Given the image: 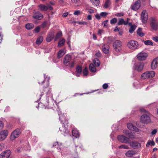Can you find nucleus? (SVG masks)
Wrapping results in <instances>:
<instances>
[{
  "instance_id": "f257e3e1",
  "label": "nucleus",
  "mask_w": 158,
  "mask_h": 158,
  "mask_svg": "<svg viewBox=\"0 0 158 158\" xmlns=\"http://www.w3.org/2000/svg\"><path fill=\"white\" fill-rule=\"evenodd\" d=\"M141 111L146 112V113L143 114L141 117L140 121L144 123H149L151 122V119L149 116V114L148 112L146 113V110L144 109H141Z\"/></svg>"
},
{
  "instance_id": "f03ea898",
  "label": "nucleus",
  "mask_w": 158,
  "mask_h": 158,
  "mask_svg": "<svg viewBox=\"0 0 158 158\" xmlns=\"http://www.w3.org/2000/svg\"><path fill=\"white\" fill-rule=\"evenodd\" d=\"M72 56L69 55H67L65 56L63 62L66 66H68L70 67H73L74 65V61L72 60Z\"/></svg>"
},
{
  "instance_id": "7ed1b4c3",
  "label": "nucleus",
  "mask_w": 158,
  "mask_h": 158,
  "mask_svg": "<svg viewBox=\"0 0 158 158\" xmlns=\"http://www.w3.org/2000/svg\"><path fill=\"white\" fill-rule=\"evenodd\" d=\"M155 75V73L154 71H147L141 74V78L142 79L151 78L154 77Z\"/></svg>"
},
{
  "instance_id": "20e7f679",
  "label": "nucleus",
  "mask_w": 158,
  "mask_h": 158,
  "mask_svg": "<svg viewBox=\"0 0 158 158\" xmlns=\"http://www.w3.org/2000/svg\"><path fill=\"white\" fill-rule=\"evenodd\" d=\"M127 45L130 49L133 50L138 49L139 47L138 43L134 40L129 41L127 43Z\"/></svg>"
},
{
  "instance_id": "39448f33",
  "label": "nucleus",
  "mask_w": 158,
  "mask_h": 158,
  "mask_svg": "<svg viewBox=\"0 0 158 158\" xmlns=\"http://www.w3.org/2000/svg\"><path fill=\"white\" fill-rule=\"evenodd\" d=\"M21 133L20 129L18 128L15 130L11 135L10 139L14 140L16 138L18 137Z\"/></svg>"
},
{
  "instance_id": "423d86ee",
  "label": "nucleus",
  "mask_w": 158,
  "mask_h": 158,
  "mask_svg": "<svg viewBox=\"0 0 158 158\" xmlns=\"http://www.w3.org/2000/svg\"><path fill=\"white\" fill-rule=\"evenodd\" d=\"M121 46V42L119 40H116L113 43V47L115 50L117 52H119L120 51Z\"/></svg>"
},
{
  "instance_id": "0eeeda50",
  "label": "nucleus",
  "mask_w": 158,
  "mask_h": 158,
  "mask_svg": "<svg viewBox=\"0 0 158 158\" xmlns=\"http://www.w3.org/2000/svg\"><path fill=\"white\" fill-rule=\"evenodd\" d=\"M8 131L7 130H4L0 132V141L5 140L8 135Z\"/></svg>"
},
{
  "instance_id": "6e6552de",
  "label": "nucleus",
  "mask_w": 158,
  "mask_h": 158,
  "mask_svg": "<svg viewBox=\"0 0 158 158\" xmlns=\"http://www.w3.org/2000/svg\"><path fill=\"white\" fill-rule=\"evenodd\" d=\"M150 25L153 29L156 30L157 29L158 26V23L155 18L152 17V18Z\"/></svg>"
},
{
  "instance_id": "1a4fd4ad",
  "label": "nucleus",
  "mask_w": 158,
  "mask_h": 158,
  "mask_svg": "<svg viewBox=\"0 0 158 158\" xmlns=\"http://www.w3.org/2000/svg\"><path fill=\"white\" fill-rule=\"evenodd\" d=\"M148 56V54L147 53L142 52L137 55V57L139 60H144L146 59Z\"/></svg>"
},
{
  "instance_id": "9d476101",
  "label": "nucleus",
  "mask_w": 158,
  "mask_h": 158,
  "mask_svg": "<svg viewBox=\"0 0 158 158\" xmlns=\"http://www.w3.org/2000/svg\"><path fill=\"white\" fill-rule=\"evenodd\" d=\"M118 139L119 141L123 143H129L130 142L129 138L122 135H118Z\"/></svg>"
},
{
  "instance_id": "9b49d317",
  "label": "nucleus",
  "mask_w": 158,
  "mask_h": 158,
  "mask_svg": "<svg viewBox=\"0 0 158 158\" xmlns=\"http://www.w3.org/2000/svg\"><path fill=\"white\" fill-rule=\"evenodd\" d=\"M144 64L143 62H139L135 65V69L138 72H141L143 69Z\"/></svg>"
},
{
  "instance_id": "f8f14e48",
  "label": "nucleus",
  "mask_w": 158,
  "mask_h": 158,
  "mask_svg": "<svg viewBox=\"0 0 158 158\" xmlns=\"http://www.w3.org/2000/svg\"><path fill=\"white\" fill-rule=\"evenodd\" d=\"M141 18L143 23H146L147 22L148 19V14L145 10H143L142 12Z\"/></svg>"
},
{
  "instance_id": "ddd939ff",
  "label": "nucleus",
  "mask_w": 158,
  "mask_h": 158,
  "mask_svg": "<svg viewBox=\"0 0 158 158\" xmlns=\"http://www.w3.org/2000/svg\"><path fill=\"white\" fill-rule=\"evenodd\" d=\"M11 154V152L9 150L2 152L0 155V158H8Z\"/></svg>"
},
{
  "instance_id": "4468645a",
  "label": "nucleus",
  "mask_w": 158,
  "mask_h": 158,
  "mask_svg": "<svg viewBox=\"0 0 158 158\" xmlns=\"http://www.w3.org/2000/svg\"><path fill=\"white\" fill-rule=\"evenodd\" d=\"M140 6V2L139 0L136 1L134 4L131 6V9L134 10H138Z\"/></svg>"
},
{
  "instance_id": "2eb2a0df",
  "label": "nucleus",
  "mask_w": 158,
  "mask_h": 158,
  "mask_svg": "<svg viewBox=\"0 0 158 158\" xmlns=\"http://www.w3.org/2000/svg\"><path fill=\"white\" fill-rule=\"evenodd\" d=\"M130 145L134 148H139L141 147V144L138 142L133 141L130 143Z\"/></svg>"
},
{
  "instance_id": "dca6fc26",
  "label": "nucleus",
  "mask_w": 158,
  "mask_h": 158,
  "mask_svg": "<svg viewBox=\"0 0 158 158\" xmlns=\"http://www.w3.org/2000/svg\"><path fill=\"white\" fill-rule=\"evenodd\" d=\"M127 126L128 128L131 130L136 132H138L139 131V129L131 123H128L127 124Z\"/></svg>"
},
{
  "instance_id": "f3484780",
  "label": "nucleus",
  "mask_w": 158,
  "mask_h": 158,
  "mask_svg": "<svg viewBox=\"0 0 158 158\" xmlns=\"http://www.w3.org/2000/svg\"><path fill=\"white\" fill-rule=\"evenodd\" d=\"M59 129L60 131L65 136L69 133V131L67 129V127H66L63 125L62 127L60 128Z\"/></svg>"
},
{
  "instance_id": "a211bd4d",
  "label": "nucleus",
  "mask_w": 158,
  "mask_h": 158,
  "mask_svg": "<svg viewBox=\"0 0 158 158\" xmlns=\"http://www.w3.org/2000/svg\"><path fill=\"white\" fill-rule=\"evenodd\" d=\"M109 47L107 44H104L102 47V50L105 54H107L109 52Z\"/></svg>"
},
{
  "instance_id": "6ab92c4d",
  "label": "nucleus",
  "mask_w": 158,
  "mask_h": 158,
  "mask_svg": "<svg viewBox=\"0 0 158 158\" xmlns=\"http://www.w3.org/2000/svg\"><path fill=\"white\" fill-rule=\"evenodd\" d=\"M158 63V58L154 59L152 61L151 64V68L152 69H156Z\"/></svg>"
},
{
  "instance_id": "aec40b11",
  "label": "nucleus",
  "mask_w": 158,
  "mask_h": 158,
  "mask_svg": "<svg viewBox=\"0 0 158 158\" xmlns=\"http://www.w3.org/2000/svg\"><path fill=\"white\" fill-rule=\"evenodd\" d=\"M32 16L33 18L39 20H40L43 18V15L39 12L34 13Z\"/></svg>"
},
{
  "instance_id": "412c9836",
  "label": "nucleus",
  "mask_w": 158,
  "mask_h": 158,
  "mask_svg": "<svg viewBox=\"0 0 158 158\" xmlns=\"http://www.w3.org/2000/svg\"><path fill=\"white\" fill-rule=\"evenodd\" d=\"M66 53V50L62 49L60 50L58 53L57 57L60 58L61 57Z\"/></svg>"
},
{
  "instance_id": "4be33fe9",
  "label": "nucleus",
  "mask_w": 158,
  "mask_h": 158,
  "mask_svg": "<svg viewBox=\"0 0 158 158\" xmlns=\"http://www.w3.org/2000/svg\"><path fill=\"white\" fill-rule=\"evenodd\" d=\"M54 35L52 33H50L48 35L46 41L48 42H50L54 37Z\"/></svg>"
},
{
  "instance_id": "5701e85b",
  "label": "nucleus",
  "mask_w": 158,
  "mask_h": 158,
  "mask_svg": "<svg viewBox=\"0 0 158 158\" xmlns=\"http://www.w3.org/2000/svg\"><path fill=\"white\" fill-rule=\"evenodd\" d=\"M135 154V151L133 150H129L125 153V155L128 157L132 156Z\"/></svg>"
},
{
  "instance_id": "b1692460",
  "label": "nucleus",
  "mask_w": 158,
  "mask_h": 158,
  "mask_svg": "<svg viewBox=\"0 0 158 158\" xmlns=\"http://www.w3.org/2000/svg\"><path fill=\"white\" fill-rule=\"evenodd\" d=\"M72 135L76 138L78 137L80 135L78 131L75 129L73 130Z\"/></svg>"
},
{
  "instance_id": "393cba45",
  "label": "nucleus",
  "mask_w": 158,
  "mask_h": 158,
  "mask_svg": "<svg viewBox=\"0 0 158 158\" xmlns=\"http://www.w3.org/2000/svg\"><path fill=\"white\" fill-rule=\"evenodd\" d=\"M38 7L41 11H46L48 10L47 6H45L43 4H40L38 6Z\"/></svg>"
},
{
  "instance_id": "a878e982",
  "label": "nucleus",
  "mask_w": 158,
  "mask_h": 158,
  "mask_svg": "<svg viewBox=\"0 0 158 158\" xmlns=\"http://www.w3.org/2000/svg\"><path fill=\"white\" fill-rule=\"evenodd\" d=\"M137 34L140 37L144 36L145 34L142 31V29L141 28H139L137 31Z\"/></svg>"
},
{
  "instance_id": "bb28decb",
  "label": "nucleus",
  "mask_w": 158,
  "mask_h": 158,
  "mask_svg": "<svg viewBox=\"0 0 158 158\" xmlns=\"http://www.w3.org/2000/svg\"><path fill=\"white\" fill-rule=\"evenodd\" d=\"M127 22H125L124 19L122 18H119L118 19V21L117 23V24L118 25H121L122 24H123L124 25H127Z\"/></svg>"
},
{
  "instance_id": "cd10ccee",
  "label": "nucleus",
  "mask_w": 158,
  "mask_h": 158,
  "mask_svg": "<svg viewBox=\"0 0 158 158\" xmlns=\"http://www.w3.org/2000/svg\"><path fill=\"white\" fill-rule=\"evenodd\" d=\"M110 0H106L103 5V7L104 8H108L110 5Z\"/></svg>"
},
{
  "instance_id": "c85d7f7f",
  "label": "nucleus",
  "mask_w": 158,
  "mask_h": 158,
  "mask_svg": "<svg viewBox=\"0 0 158 158\" xmlns=\"http://www.w3.org/2000/svg\"><path fill=\"white\" fill-rule=\"evenodd\" d=\"M89 69L90 71L93 72H95L96 71L95 67L93 64H90Z\"/></svg>"
},
{
  "instance_id": "c756f323",
  "label": "nucleus",
  "mask_w": 158,
  "mask_h": 158,
  "mask_svg": "<svg viewBox=\"0 0 158 158\" xmlns=\"http://www.w3.org/2000/svg\"><path fill=\"white\" fill-rule=\"evenodd\" d=\"M93 63L96 67L99 66L100 64V61L97 58L95 59L94 60Z\"/></svg>"
},
{
  "instance_id": "7c9ffc66",
  "label": "nucleus",
  "mask_w": 158,
  "mask_h": 158,
  "mask_svg": "<svg viewBox=\"0 0 158 158\" xmlns=\"http://www.w3.org/2000/svg\"><path fill=\"white\" fill-rule=\"evenodd\" d=\"M34 24L31 23L27 24L25 25L26 28L28 30H30L33 29V28L34 27Z\"/></svg>"
},
{
  "instance_id": "2f4dec72",
  "label": "nucleus",
  "mask_w": 158,
  "mask_h": 158,
  "mask_svg": "<svg viewBox=\"0 0 158 158\" xmlns=\"http://www.w3.org/2000/svg\"><path fill=\"white\" fill-rule=\"evenodd\" d=\"M43 40V38L42 36H40L37 38L36 43L38 45H39L41 44Z\"/></svg>"
},
{
  "instance_id": "473e14b6",
  "label": "nucleus",
  "mask_w": 158,
  "mask_h": 158,
  "mask_svg": "<svg viewBox=\"0 0 158 158\" xmlns=\"http://www.w3.org/2000/svg\"><path fill=\"white\" fill-rule=\"evenodd\" d=\"M90 1L93 5L94 6H97L99 5V0H90Z\"/></svg>"
},
{
  "instance_id": "72a5a7b5",
  "label": "nucleus",
  "mask_w": 158,
  "mask_h": 158,
  "mask_svg": "<svg viewBox=\"0 0 158 158\" xmlns=\"http://www.w3.org/2000/svg\"><path fill=\"white\" fill-rule=\"evenodd\" d=\"M137 27V26L135 24L131 26L130 28L129 29V32L130 33H132L133 31H135Z\"/></svg>"
},
{
  "instance_id": "f704fd0d",
  "label": "nucleus",
  "mask_w": 158,
  "mask_h": 158,
  "mask_svg": "<svg viewBox=\"0 0 158 158\" xmlns=\"http://www.w3.org/2000/svg\"><path fill=\"white\" fill-rule=\"evenodd\" d=\"M155 144V142L153 140H149L146 145V147H148L150 145L154 146Z\"/></svg>"
},
{
  "instance_id": "c9c22d12",
  "label": "nucleus",
  "mask_w": 158,
  "mask_h": 158,
  "mask_svg": "<svg viewBox=\"0 0 158 158\" xmlns=\"http://www.w3.org/2000/svg\"><path fill=\"white\" fill-rule=\"evenodd\" d=\"M65 42V40L64 39H63L61 40L58 42V47H60L63 46Z\"/></svg>"
},
{
  "instance_id": "e433bc0d",
  "label": "nucleus",
  "mask_w": 158,
  "mask_h": 158,
  "mask_svg": "<svg viewBox=\"0 0 158 158\" xmlns=\"http://www.w3.org/2000/svg\"><path fill=\"white\" fill-rule=\"evenodd\" d=\"M144 43L145 45H153V44L152 41L150 40H147L144 41Z\"/></svg>"
},
{
  "instance_id": "4c0bfd02",
  "label": "nucleus",
  "mask_w": 158,
  "mask_h": 158,
  "mask_svg": "<svg viewBox=\"0 0 158 158\" xmlns=\"http://www.w3.org/2000/svg\"><path fill=\"white\" fill-rule=\"evenodd\" d=\"M119 148H124L126 149H128L129 148V146L125 144L121 145L118 146Z\"/></svg>"
},
{
  "instance_id": "58836bf2",
  "label": "nucleus",
  "mask_w": 158,
  "mask_h": 158,
  "mask_svg": "<svg viewBox=\"0 0 158 158\" xmlns=\"http://www.w3.org/2000/svg\"><path fill=\"white\" fill-rule=\"evenodd\" d=\"M62 35V33L61 32H58L56 35V37L55 38V40H56L59 37L61 36Z\"/></svg>"
},
{
  "instance_id": "ea45409f",
  "label": "nucleus",
  "mask_w": 158,
  "mask_h": 158,
  "mask_svg": "<svg viewBox=\"0 0 158 158\" xmlns=\"http://www.w3.org/2000/svg\"><path fill=\"white\" fill-rule=\"evenodd\" d=\"M64 148L63 146L60 145V146L57 147V149L59 150V151L61 153H62L63 152L64 150Z\"/></svg>"
},
{
  "instance_id": "a19ab883",
  "label": "nucleus",
  "mask_w": 158,
  "mask_h": 158,
  "mask_svg": "<svg viewBox=\"0 0 158 158\" xmlns=\"http://www.w3.org/2000/svg\"><path fill=\"white\" fill-rule=\"evenodd\" d=\"M88 74V69L87 67H85L83 71V74L84 76H87Z\"/></svg>"
},
{
  "instance_id": "79ce46f5",
  "label": "nucleus",
  "mask_w": 158,
  "mask_h": 158,
  "mask_svg": "<svg viewBox=\"0 0 158 158\" xmlns=\"http://www.w3.org/2000/svg\"><path fill=\"white\" fill-rule=\"evenodd\" d=\"M117 19L116 18L112 19L110 21V23L111 24H114L117 23Z\"/></svg>"
},
{
  "instance_id": "37998d69",
  "label": "nucleus",
  "mask_w": 158,
  "mask_h": 158,
  "mask_svg": "<svg viewBox=\"0 0 158 158\" xmlns=\"http://www.w3.org/2000/svg\"><path fill=\"white\" fill-rule=\"evenodd\" d=\"M108 13L106 12H102L100 14L101 17H106L108 15Z\"/></svg>"
},
{
  "instance_id": "c03bdc74",
  "label": "nucleus",
  "mask_w": 158,
  "mask_h": 158,
  "mask_svg": "<svg viewBox=\"0 0 158 158\" xmlns=\"http://www.w3.org/2000/svg\"><path fill=\"white\" fill-rule=\"evenodd\" d=\"M81 71H82L81 67L80 66H78L76 69V72H78V73H81Z\"/></svg>"
},
{
  "instance_id": "a18cd8bd",
  "label": "nucleus",
  "mask_w": 158,
  "mask_h": 158,
  "mask_svg": "<svg viewBox=\"0 0 158 158\" xmlns=\"http://www.w3.org/2000/svg\"><path fill=\"white\" fill-rule=\"evenodd\" d=\"M123 132L126 135L130 136L131 135V133L127 131L124 130L123 131ZM130 138H131L132 137L130 136Z\"/></svg>"
},
{
  "instance_id": "49530a36",
  "label": "nucleus",
  "mask_w": 158,
  "mask_h": 158,
  "mask_svg": "<svg viewBox=\"0 0 158 158\" xmlns=\"http://www.w3.org/2000/svg\"><path fill=\"white\" fill-rule=\"evenodd\" d=\"M124 15V14L123 13L120 12L116 13L115 15L117 17H121L123 16Z\"/></svg>"
},
{
  "instance_id": "de8ad7c7",
  "label": "nucleus",
  "mask_w": 158,
  "mask_h": 158,
  "mask_svg": "<svg viewBox=\"0 0 158 158\" xmlns=\"http://www.w3.org/2000/svg\"><path fill=\"white\" fill-rule=\"evenodd\" d=\"M108 21V20H107L103 22L102 24L103 25L104 27H105L107 25V23Z\"/></svg>"
},
{
  "instance_id": "09e8293b",
  "label": "nucleus",
  "mask_w": 158,
  "mask_h": 158,
  "mask_svg": "<svg viewBox=\"0 0 158 158\" xmlns=\"http://www.w3.org/2000/svg\"><path fill=\"white\" fill-rule=\"evenodd\" d=\"M40 27H36L34 31L35 32L37 33L40 31Z\"/></svg>"
},
{
  "instance_id": "8fccbe9b",
  "label": "nucleus",
  "mask_w": 158,
  "mask_h": 158,
  "mask_svg": "<svg viewBox=\"0 0 158 158\" xmlns=\"http://www.w3.org/2000/svg\"><path fill=\"white\" fill-rule=\"evenodd\" d=\"M95 16L96 18L98 19H101V16L100 14H98L95 15Z\"/></svg>"
},
{
  "instance_id": "3c124183",
  "label": "nucleus",
  "mask_w": 158,
  "mask_h": 158,
  "mask_svg": "<svg viewBox=\"0 0 158 158\" xmlns=\"http://www.w3.org/2000/svg\"><path fill=\"white\" fill-rule=\"evenodd\" d=\"M77 23H78L79 24H83V25H87V23L84 22V21H82V22H77Z\"/></svg>"
},
{
  "instance_id": "603ef678",
  "label": "nucleus",
  "mask_w": 158,
  "mask_h": 158,
  "mask_svg": "<svg viewBox=\"0 0 158 158\" xmlns=\"http://www.w3.org/2000/svg\"><path fill=\"white\" fill-rule=\"evenodd\" d=\"M4 144L3 143L0 144V151L2 150L4 148Z\"/></svg>"
},
{
  "instance_id": "864d4df0",
  "label": "nucleus",
  "mask_w": 158,
  "mask_h": 158,
  "mask_svg": "<svg viewBox=\"0 0 158 158\" xmlns=\"http://www.w3.org/2000/svg\"><path fill=\"white\" fill-rule=\"evenodd\" d=\"M80 13V11L79 10H76L74 13V14L75 15H78Z\"/></svg>"
},
{
  "instance_id": "5fc2aeb1",
  "label": "nucleus",
  "mask_w": 158,
  "mask_h": 158,
  "mask_svg": "<svg viewBox=\"0 0 158 158\" xmlns=\"http://www.w3.org/2000/svg\"><path fill=\"white\" fill-rule=\"evenodd\" d=\"M108 87V85H107V84L106 83L102 85V87L104 89H107Z\"/></svg>"
},
{
  "instance_id": "6e6d98bb",
  "label": "nucleus",
  "mask_w": 158,
  "mask_h": 158,
  "mask_svg": "<svg viewBox=\"0 0 158 158\" xmlns=\"http://www.w3.org/2000/svg\"><path fill=\"white\" fill-rule=\"evenodd\" d=\"M157 130L156 129L153 130L151 134L152 135H154L156 134L157 133Z\"/></svg>"
},
{
  "instance_id": "4d7b16f0",
  "label": "nucleus",
  "mask_w": 158,
  "mask_h": 158,
  "mask_svg": "<svg viewBox=\"0 0 158 158\" xmlns=\"http://www.w3.org/2000/svg\"><path fill=\"white\" fill-rule=\"evenodd\" d=\"M3 127V123L2 121H0V130L2 129Z\"/></svg>"
},
{
  "instance_id": "13d9d810",
  "label": "nucleus",
  "mask_w": 158,
  "mask_h": 158,
  "mask_svg": "<svg viewBox=\"0 0 158 158\" xmlns=\"http://www.w3.org/2000/svg\"><path fill=\"white\" fill-rule=\"evenodd\" d=\"M152 39L156 42H158V37H153L152 38Z\"/></svg>"
},
{
  "instance_id": "bf43d9fd",
  "label": "nucleus",
  "mask_w": 158,
  "mask_h": 158,
  "mask_svg": "<svg viewBox=\"0 0 158 158\" xmlns=\"http://www.w3.org/2000/svg\"><path fill=\"white\" fill-rule=\"evenodd\" d=\"M88 12L90 13H94V10H93L89 9L87 10Z\"/></svg>"
},
{
  "instance_id": "052dcab7",
  "label": "nucleus",
  "mask_w": 158,
  "mask_h": 158,
  "mask_svg": "<svg viewBox=\"0 0 158 158\" xmlns=\"http://www.w3.org/2000/svg\"><path fill=\"white\" fill-rule=\"evenodd\" d=\"M47 7L48 8V9L52 10L53 9L52 7L50 5H48L47 6Z\"/></svg>"
},
{
  "instance_id": "680f3d73",
  "label": "nucleus",
  "mask_w": 158,
  "mask_h": 158,
  "mask_svg": "<svg viewBox=\"0 0 158 158\" xmlns=\"http://www.w3.org/2000/svg\"><path fill=\"white\" fill-rule=\"evenodd\" d=\"M68 15V12H66L64 13L63 14V15H62V16L63 17H65L67 16Z\"/></svg>"
},
{
  "instance_id": "e2e57ef3",
  "label": "nucleus",
  "mask_w": 158,
  "mask_h": 158,
  "mask_svg": "<svg viewBox=\"0 0 158 158\" xmlns=\"http://www.w3.org/2000/svg\"><path fill=\"white\" fill-rule=\"evenodd\" d=\"M87 19L88 20H91L92 19V16L91 15H88L87 17Z\"/></svg>"
},
{
  "instance_id": "0e129e2a",
  "label": "nucleus",
  "mask_w": 158,
  "mask_h": 158,
  "mask_svg": "<svg viewBox=\"0 0 158 158\" xmlns=\"http://www.w3.org/2000/svg\"><path fill=\"white\" fill-rule=\"evenodd\" d=\"M81 73H78L77 72H75V74L76 76L77 77H79L81 74Z\"/></svg>"
},
{
  "instance_id": "69168bd1",
  "label": "nucleus",
  "mask_w": 158,
  "mask_h": 158,
  "mask_svg": "<svg viewBox=\"0 0 158 158\" xmlns=\"http://www.w3.org/2000/svg\"><path fill=\"white\" fill-rule=\"evenodd\" d=\"M96 56L98 57H99L101 56V54L100 52H98L96 54Z\"/></svg>"
},
{
  "instance_id": "338daca9",
  "label": "nucleus",
  "mask_w": 158,
  "mask_h": 158,
  "mask_svg": "<svg viewBox=\"0 0 158 158\" xmlns=\"http://www.w3.org/2000/svg\"><path fill=\"white\" fill-rule=\"evenodd\" d=\"M93 38L94 40H96V39H97V37H96V35L94 34L93 35Z\"/></svg>"
},
{
  "instance_id": "774afa93",
  "label": "nucleus",
  "mask_w": 158,
  "mask_h": 158,
  "mask_svg": "<svg viewBox=\"0 0 158 158\" xmlns=\"http://www.w3.org/2000/svg\"><path fill=\"white\" fill-rule=\"evenodd\" d=\"M47 24V23L46 22H44L43 24H42V26L43 27H44Z\"/></svg>"
}]
</instances>
